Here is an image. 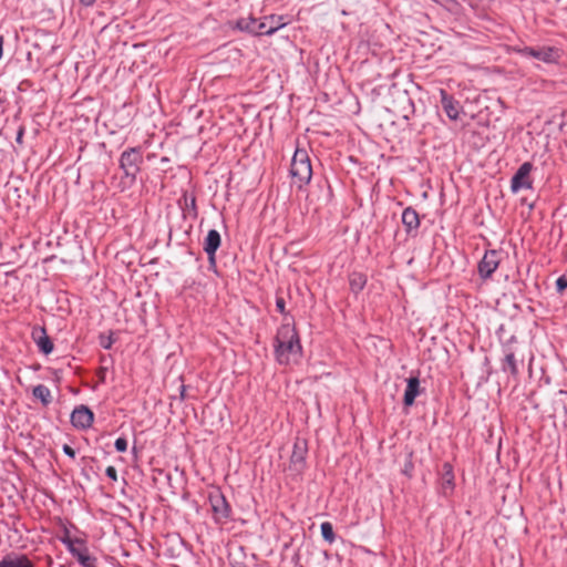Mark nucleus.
Listing matches in <instances>:
<instances>
[{"mask_svg": "<svg viewBox=\"0 0 567 567\" xmlns=\"http://www.w3.org/2000/svg\"><path fill=\"white\" fill-rule=\"evenodd\" d=\"M105 474H106L107 477H110L113 481L117 480V471H116V468L114 466L106 467Z\"/></svg>", "mask_w": 567, "mask_h": 567, "instance_id": "obj_27", "label": "nucleus"}, {"mask_svg": "<svg viewBox=\"0 0 567 567\" xmlns=\"http://www.w3.org/2000/svg\"><path fill=\"white\" fill-rule=\"evenodd\" d=\"M556 288L558 292H563L567 288V277L561 276L556 280Z\"/></svg>", "mask_w": 567, "mask_h": 567, "instance_id": "obj_25", "label": "nucleus"}, {"mask_svg": "<svg viewBox=\"0 0 567 567\" xmlns=\"http://www.w3.org/2000/svg\"><path fill=\"white\" fill-rule=\"evenodd\" d=\"M307 442L297 439L293 443V450L290 456L289 470L295 474H300L306 466Z\"/></svg>", "mask_w": 567, "mask_h": 567, "instance_id": "obj_6", "label": "nucleus"}, {"mask_svg": "<svg viewBox=\"0 0 567 567\" xmlns=\"http://www.w3.org/2000/svg\"><path fill=\"white\" fill-rule=\"evenodd\" d=\"M220 241L219 233L215 229H210L205 238L203 248L212 264L215 262V254L220 246Z\"/></svg>", "mask_w": 567, "mask_h": 567, "instance_id": "obj_12", "label": "nucleus"}, {"mask_svg": "<svg viewBox=\"0 0 567 567\" xmlns=\"http://www.w3.org/2000/svg\"><path fill=\"white\" fill-rule=\"evenodd\" d=\"M320 528H321L322 538L330 544L333 543L336 539V535H334L333 527H332L331 523L324 522L321 524Z\"/></svg>", "mask_w": 567, "mask_h": 567, "instance_id": "obj_21", "label": "nucleus"}, {"mask_svg": "<svg viewBox=\"0 0 567 567\" xmlns=\"http://www.w3.org/2000/svg\"><path fill=\"white\" fill-rule=\"evenodd\" d=\"M276 307H277V310L280 313H285L286 312V302H285V299L282 297H277V299H276Z\"/></svg>", "mask_w": 567, "mask_h": 567, "instance_id": "obj_26", "label": "nucleus"}, {"mask_svg": "<svg viewBox=\"0 0 567 567\" xmlns=\"http://www.w3.org/2000/svg\"><path fill=\"white\" fill-rule=\"evenodd\" d=\"M21 136H22V132H20V133H19V135H18V138H17V140H18V141H20V140H21Z\"/></svg>", "mask_w": 567, "mask_h": 567, "instance_id": "obj_32", "label": "nucleus"}, {"mask_svg": "<svg viewBox=\"0 0 567 567\" xmlns=\"http://www.w3.org/2000/svg\"><path fill=\"white\" fill-rule=\"evenodd\" d=\"M64 543L68 545L72 556L75 557L83 567H96V558L90 555L82 540L66 539Z\"/></svg>", "mask_w": 567, "mask_h": 567, "instance_id": "obj_5", "label": "nucleus"}, {"mask_svg": "<svg viewBox=\"0 0 567 567\" xmlns=\"http://www.w3.org/2000/svg\"><path fill=\"white\" fill-rule=\"evenodd\" d=\"M503 369L505 371L509 370V372L513 375H516L518 373V369H517V365H516V359H515V355H514L513 352L506 353L505 359H504V367H503Z\"/></svg>", "mask_w": 567, "mask_h": 567, "instance_id": "obj_20", "label": "nucleus"}, {"mask_svg": "<svg viewBox=\"0 0 567 567\" xmlns=\"http://www.w3.org/2000/svg\"><path fill=\"white\" fill-rule=\"evenodd\" d=\"M290 174L298 188H301L310 182L312 167L306 150H296L291 159Z\"/></svg>", "mask_w": 567, "mask_h": 567, "instance_id": "obj_3", "label": "nucleus"}, {"mask_svg": "<svg viewBox=\"0 0 567 567\" xmlns=\"http://www.w3.org/2000/svg\"><path fill=\"white\" fill-rule=\"evenodd\" d=\"M0 567H34V564L27 555L20 554L3 557Z\"/></svg>", "mask_w": 567, "mask_h": 567, "instance_id": "obj_13", "label": "nucleus"}, {"mask_svg": "<svg viewBox=\"0 0 567 567\" xmlns=\"http://www.w3.org/2000/svg\"><path fill=\"white\" fill-rule=\"evenodd\" d=\"M3 41H4V40H3V37H2V35H0V50H2V48H3Z\"/></svg>", "mask_w": 567, "mask_h": 567, "instance_id": "obj_31", "label": "nucleus"}, {"mask_svg": "<svg viewBox=\"0 0 567 567\" xmlns=\"http://www.w3.org/2000/svg\"><path fill=\"white\" fill-rule=\"evenodd\" d=\"M96 0H80V2L85 6V7H90L92 4L95 3Z\"/></svg>", "mask_w": 567, "mask_h": 567, "instance_id": "obj_29", "label": "nucleus"}, {"mask_svg": "<svg viewBox=\"0 0 567 567\" xmlns=\"http://www.w3.org/2000/svg\"><path fill=\"white\" fill-rule=\"evenodd\" d=\"M32 393L33 396L39 399L44 405H48L51 402V391L43 384H38L34 386Z\"/></svg>", "mask_w": 567, "mask_h": 567, "instance_id": "obj_19", "label": "nucleus"}, {"mask_svg": "<svg viewBox=\"0 0 567 567\" xmlns=\"http://www.w3.org/2000/svg\"><path fill=\"white\" fill-rule=\"evenodd\" d=\"M99 339H100V346L104 349H111V347L114 342L112 332L109 336L101 334Z\"/></svg>", "mask_w": 567, "mask_h": 567, "instance_id": "obj_23", "label": "nucleus"}, {"mask_svg": "<svg viewBox=\"0 0 567 567\" xmlns=\"http://www.w3.org/2000/svg\"><path fill=\"white\" fill-rule=\"evenodd\" d=\"M63 452L72 458L75 456V451L68 444L63 445Z\"/></svg>", "mask_w": 567, "mask_h": 567, "instance_id": "obj_28", "label": "nucleus"}, {"mask_svg": "<svg viewBox=\"0 0 567 567\" xmlns=\"http://www.w3.org/2000/svg\"><path fill=\"white\" fill-rule=\"evenodd\" d=\"M114 445L117 452H125L127 450V441L124 437L116 439Z\"/></svg>", "mask_w": 567, "mask_h": 567, "instance_id": "obj_24", "label": "nucleus"}, {"mask_svg": "<svg viewBox=\"0 0 567 567\" xmlns=\"http://www.w3.org/2000/svg\"><path fill=\"white\" fill-rule=\"evenodd\" d=\"M302 353V347L295 326L284 323L279 327L275 339V354L280 364L296 362Z\"/></svg>", "mask_w": 567, "mask_h": 567, "instance_id": "obj_1", "label": "nucleus"}, {"mask_svg": "<svg viewBox=\"0 0 567 567\" xmlns=\"http://www.w3.org/2000/svg\"><path fill=\"white\" fill-rule=\"evenodd\" d=\"M406 382L408 384L404 392L403 402L404 405L411 406L414 403L415 398L420 394V380L416 377H411L406 380Z\"/></svg>", "mask_w": 567, "mask_h": 567, "instance_id": "obj_14", "label": "nucleus"}, {"mask_svg": "<svg viewBox=\"0 0 567 567\" xmlns=\"http://www.w3.org/2000/svg\"><path fill=\"white\" fill-rule=\"evenodd\" d=\"M501 258L497 250H488L478 264V272L483 279H487L497 269Z\"/></svg>", "mask_w": 567, "mask_h": 567, "instance_id": "obj_8", "label": "nucleus"}, {"mask_svg": "<svg viewBox=\"0 0 567 567\" xmlns=\"http://www.w3.org/2000/svg\"><path fill=\"white\" fill-rule=\"evenodd\" d=\"M143 163V154L140 147H131L124 151L120 157V167L126 178L133 183Z\"/></svg>", "mask_w": 567, "mask_h": 567, "instance_id": "obj_4", "label": "nucleus"}, {"mask_svg": "<svg viewBox=\"0 0 567 567\" xmlns=\"http://www.w3.org/2000/svg\"><path fill=\"white\" fill-rule=\"evenodd\" d=\"M269 25H276V20H274V21L268 20L266 29H268Z\"/></svg>", "mask_w": 567, "mask_h": 567, "instance_id": "obj_30", "label": "nucleus"}, {"mask_svg": "<svg viewBox=\"0 0 567 567\" xmlns=\"http://www.w3.org/2000/svg\"><path fill=\"white\" fill-rule=\"evenodd\" d=\"M532 169L533 165L529 162H525L519 166L517 172L512 177L511 182V188L514 193L518 192L522 188H532L533 181L529 177Z\"/></svg>", "mask_w": 567, "mask_h": 567, "instance_id": "obj_7", "label": "nucleus"}, {"mask_svg": "<svg viewBox=\"0 0 567 567\" xmlns=\"http://www.w3.org/2000/svg\"><path fill=\"white\" fill-rule=\"evenodd\" d=\"M444 470H445V474H444V488L445 487H449V488H453V474H452V466L450 464H444Z\"/></svg>", "mask_w": 567, "mask_h": 567, "instance_id": "obj_22", "label": "nucleus"}, {"mask_svg": "<svg viewBox=\"0 0 567 567\" xmlns=\"http://www.w3.org/2000/svg\"><path fill=\"white\" fill-rule=\"evenodd\" d=\"M32 336L39 347V349L44 353L49 354L53 351V342L47 334L45 330L43 328L41 329H34L32 332Z\"/></svg>", "mask_w": 567, "mask_h": 567, "instance_id": "obj_15", "label": "nucleus"}, {"mask_svg": "<svg viewBox=\"0 0 567 567\" xmlns=\"http://www.w3.org/2000/svg\"><path fill=\"white\" fill-rule=\"evenodd\" d=\"M287 23L284 16L271 14L265 17L260 22L254 17L240 18L236 21V28L255 35H271Z\"/></svg>", "mask_w": 567, "mask_h": 567, "instance_id": "obj_2", "label": "nucleus"}, {"mask_svg": "<svg viewBox=\"0 0 567 567\" xmlns=\"http://www.w3.org/2000/svg\"><path fill=\"white\" fill-rule=\"evenodd\" d=\"M349 284L351 290L358 293L364 288L367 284V277L361 272H352L349 277Z\"/></svg>", "mask_w": 567, "mask_h": 567, "instance_id": "obj_18", "label": "nucleus"}, {"mask_svg": "<svg viewBox=\"0 0 567 567\" xmlns=\"http://www.w3.org/2000/svg\"><path fill=\"white\" fill-rule=\"evenodd\" d=\"M94 420L93 412L85 405L75 408L71 414V423L78 429H87Z\"/></svg>", "mask_w": 567, "mask_h": 567, "instance_id": "obj_9", "label": "nucleus"}, {"mask_svg": "<svg viewBox=\"0 0 567 567\" xmlns=\"http://www.w3.org/2000/svg\"><path fill=\"white\" fill-rule=\"evenodd\" d=\"M402 223L408 233L417 229L420 226L419 214L412 207H408L402 213Z\"/></svg>", "mask_w": 567, "mask_h": 567, "instance_id": "obj_17", "label": "nucleus"}, {"mask_svg": "<svg viewBox=\"0 0 567 567\" xmlns=\"http://www.w3.org/2000/svg\"><path fill=\"white\" fill-rule=\"evenodd\" d=\"M441 95H442V101H441L442 106H443L447 117L451 120H456L460 114L458 103L455 102L452 96H449L447 93L443 90L441 91Z\"/></svg>", "mask_w": 567, "mask_h": 567, "instance_id": "obj_16", "label": "nucleus"}, {"mask_svg": "<svg viewBox=\"0 0 567 567\" xmlns=\"http://www.w3.org/2000/svg\"><path fill=\"white\" fill-rule=\"evenodd\" d=\"M519 52L523 55L532 56L534 59L540 60L546 63L554 62L556 60V50L551 47H542V48H529L526 47Z\"/></svg>", "mask_w": 567, "mask_h": 567, "instance_id": "obj_10", "label": "nucleus"}, {"mask_svg": "<svg viewBox=\"0 0 567 567\" xmlns=\"http://www.w3.org/2000/svg\"><path fill=\"white\" fill-rule=\"evenodd\" d=\"M209 503L216 520H221L229 517V505L220 493L212 494L209 496Z\"/></svg>", "mask_w": 567, "mask_h": 567, "instance_id": "obj_11", "label": "nucleus"}]
</instances>
